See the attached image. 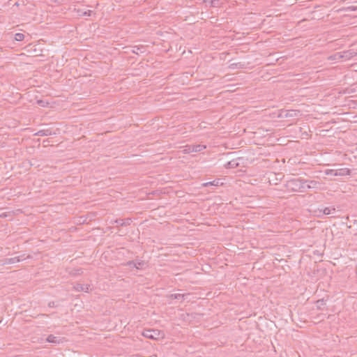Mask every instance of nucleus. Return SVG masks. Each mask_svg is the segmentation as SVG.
<instances>
[{
	"instance_id": "obj_7",
	"label": "nucleus",
	"mask_w": 357,
	"mask_h": 357,
	"mask_svg": "<svg viewBox=\"0 0 357 357\" xmlns=\"http://www.w3.org/2000/svg\"><path fill=\"white\" fill-rule=\"evenodd\" d=\"M131 222H132V220L130 218H127V219H118V220H115V222L118 225H120L121 227L130 225Z\"/></svg>"
},
{
	"instance_id": "obj_3",
	"label": "nucleus",
	"mask_w": 357,
	"mask_h": 357,
	"mask_svg": "<svg viewBox=\"0 0 357 357\" xmlns=\"http://www.w3.org/2000/svg\"><path fill=\"white\" fill-rule=\"evenodd\" d=\"M341 56V61H347L356 55V52L353 50H347L339 52Z\"/></svg>"
},
{
	"instance_id": "obj_1",
	"label": "nucleus",
	"mask_w": 357,
	"mask_h": 357,
	"mask_svg": "<svg viewBox=\"0 0 357 357\" xmlns=\"http://www.w3.org/2000/svg\"><path fill=\"white\" fill-rule=\"evenodd\" d=\"M206 148L204 144H191L185 146V152L188 153L200 152Z\"/></svg>"
},
{
	"instance_id": "obj_20",
	"label": "nucleus",
	"mask_w": 357,
	"mask_h": 357,
	"mask_svg": "<svg viewBox=\"0 0 357 357\" xmlns=\"http://www.w3.org/2000/svg\"><path fill=\"white\" fill-rule=\"evenodd\" d=\"M135 261H129L126 263V266H128L130 267H134Z\"/></svg>"
},
{
	"instance_id": "obj_5",
	"label": "nucleus",
	"mask_w": 357,
	"mask_h": 357,
	"mask_svg": "<svg viewBox=\"0 0 357 357\" xmlns=\"http://www.w3.org/2000/svg\"><path fill=\"white\" fill-rule=\"evenodd\" d=\"M63 340L64 338L58 336H54L53 335H48L46 339L47 342L55 344H59L61 343H63Z\"/></svg>"
},
{
	"instance_id": "obj_8",
	"label": "nucleus",
	"mask_w": 357,
	"mask_h": 357,
	"mask_svg": "<svg viewBox=\"0 0 357 357\" xmlns=\"http://www.w3.org/2000/svg\"><path fill=\"white\" fill-rule=\"evenodd\" d=\"M75 289L78 291L87 292L89 289V285L84 284H77V285L75 287Z\"/></svg>"
},
{
	"instance_id": "obj_6",
	"label": "nucleus",
	"mask_w": 357,
	"mask_h": 357,
	"mask_svg": "<svg viewBox=\"0 0 357 357\" xmlns=\"http://www.w3.org/2000/svg\"><path fill=\"white\" fill-rule=\"evenodd\" d=\"M351 170L348 168H341L335 170V176H344L350 175Z\"/></svg>"
},
{
	"instance_id": "obj_17",
	"label": "nucleus",
	"mask_w": 357,
	"mask_h": 357,
	"mask_svg": "<svg viewBox=\"0 0 357 357\" xmlns=\"http://www.w3.org/2000/svg\"><path fill=\"white\" fill-rule=\"evenodd\" d=\"M335 170L336 169H326V170H325V174L328 175V176H330V175L335 176Z\"/></svg>"
},
{
	"instance_id": "obj_9",
	"label": "nucleus",
	"mask_w": 357,
	"mask_h": 357,
	"mask_svg": "<svg viewBox=\"0 0 357 357\" xmlns=\"http://www.w3.org/2000/svg\"><path fill=\"white\" fill-rule=\"evenodd\" d=\"M222 183L220 181V179H215L213 181H210V182H207V183H204L202 184L203 186L204 187H208V186H218L220 185H222Z\"/></svg>"
},
{
	"instance_id": "obj_16",
	"label": "nucleus",
	"mask_w": 357,
	"mask_h": 357,
	"mask_svg": "<svg viewBox=\"0 0 357 357\" xmlns=\"http://www.w3.org/2000/svg\"><path fill=\"white\" fill-rule=\"evenodd\" d=\"M24 35L23 33H17L15 34V39L17 41H22L24 40Z\"/></svg>"
},
{
	"instance_id": "obj_14",
	"label": "nucleus",
	"mask_w": 357,
	"mask_h": 357,
	"mask_svg": "<svg viewBox=\"0 0 357 357\" xmlns=\"http://www.w3.org/2000/svg\"><path fill=\"white\" fill-rule=\"evenodd\" d=\"M145 264L144 261L141 260H135L134 264V267L137 269H140Z\"/></svg>"
},
{
	"instance_id": "obj_2",
	"label": "nucleus",
	"mask_w": 357,
	"mask_h": 357,
	"mask_svg": "<svg viewBox=\"0 0 357 357\" xmlns=\"http://www.w3.org/2000/svg\"><path fill=\"white\" fill-rule=\"evenodd\" d=\"M25 259L24 256H18L12 258H6L0 260V266L7 265V264H12L17 262H20Z\"/></svg>"
},
{
	"instance_id": "obj_10",
	"label": "nucleus",
	"mask_w": 357,
	"mask_h": 357,
	"mask_svg": "<svg viewBox=\"0 0 357 357\" xmlns=\"http://www.w3.org/2000/svg\"><path fill=\"white\" fill-rule=\"evenodd\" d=\"M320 211H322L324 215H331L335 212V208L333 206L326 207L324 209L320 210Z\"/></svg>"
},
{
	"instance_id": "obj_12",
	"label": "nucleus",
	"mask_w": 357,
	"mask_h": 357,
	"mask_svg": "<svg viewBox=\"0 0 357 357\" xmlns=\"http://www.w3.org/2000/svg\"><path fill=\"white\" fill-rule=\"evenodd\" d=\"M328 60L330 61H341V56L339 52H336L333 55L328 56Z\"/></svg>"
},
{
	"instance_id": "obj_23",
	"label": "nucleus",
	"mask_w": 357,
	"mask_h": 357,
	"mask_svg": "<svg viewBox=\"0 0 357 357\" xmlns=\"http://www.w3.org/2000/svg\"><path fill=\"white\" fill-rule=\"evenodd\" d=\"M349 8L351 9V10H356L357 6H350Z\"/></svg>"
},
{
	"instance_id": "obj_22",
	"label": "nucleus",
	"mask_w": 357,
	"mask_h": 357,
	"mask_svg": "<svg viewBox=\"0 0 357 357\" xmlns=\"http://www.w3.org/2000/svg\"><path fill=\"white\" fill-rule=\"evenodd\" d=\"M48 305H49V307H55V303H54V302H53V301H52V302H50V303H49V304H48Z\"/></svg>"
},
{
	"instance_id": "obj_24",
	"label": "nucleus",
	"mask_w": 357,
	"mask_h": 357,
	"mask_svg": "<svg viewBox=\"0 0 357 357\" xmlns=\"http://www.w3.org/2000/svg\"><path fill=\"white\" fill-rule=\"evenodd\" d=\"M233 162H229L228 165L229 166H234V164H232Z\"/></svg>"
},
{
	"instance_id": "obj_18",
	"label": "nucleus",
	"mask_w": 357,
	"mask_h": 357,
	"mask_svg": "<svg viewBox=\"0 0 357 357\" xmlns=\"http://www.w3.org/2000/svg\"><path fill=\"white\" fill-rule=\"evenodd\" d=\"M184 296H185L183 294H175L172 295V297H173L175 299H178V300L183 299Z\"/></svg>"
},
{
	"instance_id": "obj_4",
	"label": "nucleus",
	"mask_w": 357,
	"mask_h": 357,
	"mask_svg": "<svg viewBox=\"0 0 357 357\" xmlns=\"http://www.w3.org/2000/svg\"><path fill=\"white\" fill-rule=\"evenodd\" d=\"M299 181L301 182V183L302 185H304L306 183H309V184L307 185V189L318 188L319 185H320V183L318 181H314V180H311V181L300 180ZM302 187L304 188L303 185H302Z\"/></svg>"
},
{
	"instance_id": "obj_19",
	"label": "nucleus",
	"mask_w": 357,
	"mask_h": 357,
	"mask_svg": "<svg viewBox=\"0 0 357 357\" xmlns=\"http://www.w3.org/2000/svg\"><path fill=\"white\" fill-rule=\"evenodd\" d=\"M85 11H86V16L90 17L92 15H95V13L93 10H85Z\"/></svg>"
},
{
	"instance_id": "obj_13",
	"label": "nucleus",
	"mask_w": 357,
	"mask_h": 357,
	"mask_svg": "<svg viewBox=\"0 0 357 357\" xmlns=\"http://www.w3.org/2000/svg\"><path fill=\"white\" fill-rule=\"evenodd\" d=\"M51 135V131L49 130H40L36 133L38 136H48Z\"/></svg>"
},
{
	"instance_id": "obj_21",
	"label": "nucleus",
	"mask_w": 357,
	"mask_h": 357,
	"mask_svg": "<svg viewBox=\"0 0 357 357\" xmlns=\"http://www.w3.org/2000/svg\"><path fill=\"white\" fill-rule=\"evenodd\" d=\"M237 63H231L230 66H229V68H231V69H235V68L237 66Z\"/></svg>"
},
{
	"instance_id": "obj_11",
	"label": "nucleus",
	"mask_w": 357,
	"mask_h": 357,
	"mask_svg": "<svg viewBox=\"0 0 357 357\" xmlns=\"http://www.w3.org/2000/svg\"><path fill=\"white\" fill-rule=\"evenodd\" d=\"M155 331L153 330H147L143 333L144 337L153 339L155 338L154 335L155 334Z\"/></svg>"
},
{
	"instance_id": "obj_15",
	"label": "nucleus",
	"mask_w": 357,
	"mask_h": 357,
	"mask_svg": "<svg viewBox=\"0 0 357 357\" xmlns=\"http://www.w3.org/2000/svg\"><path fill=\"white\" fill-rule=\"evenodd\" d=\"M75 11L79 17L86 16V11L82 8H75Z\"/></svg>"
}]
</instances>
